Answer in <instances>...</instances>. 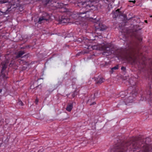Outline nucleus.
Listing matches in <instances>:
<instances>
[{
    "label": "nucleus",
    "mask_w": 152,
    "mask_h": 152,
    "mask_svg": "<svg viewBox=\"0 0 152 152\" xmlns=\"http://www.w3.org/2000/svg\"><path fill=\"white\" fill-rule=\"evenodd\" d=\"M140 149V152H152V145L148 144L142 140H136L134 138L118 146L114 152L134 151Z\"/></svg>",
    "instance_id": "1"
},
{
    "label": "nucleus",
    "mask_w": 152,
    "mask_h": 152,
    "mask_svg": "<svg viewBox=\"0 0 152 152\" xmlns=\"http://www.w3.org/2000/svg\"><path fill=\"white\" fill-rule=\"evenodd\" d=\"M100 45H94L93 46L91 47V48L93 50L99 49L101 50H105L106 48H108L106 46H104L102 47H100Z\"/></svg>",
    "instance_id": "2"
},
{
    "label": "nucleus",
    "mask_w": 152,
    "mask_h": 152,
    "mask_svg": "<svg viewBox=\"0 0 152 152\" xmlns=\"http://www.w3.org/2000/svg\"><path fill=\"white\" fill-rule=\"evenodd\" d=\"M1 73V75L4 78H7L8 77L6 76V74H7V72L6 71L7 67H2Z\"/></svg>",
    "instance_id": "3"
},
{
    "label": "nucleus",
    "mask_w": 152,
    "mask_h": 152,
    "mask_svg": "<svg viewBox=\"0 0 152 152\" xmlns=\"http://www.w3.org/2000/svg\"><path fill=\"white\" fill-rule=\"evenodd\" d=\"M82 4L83 5V7L87 8V9L93 6L92 2L90 1L84 2L82 3Z\"/></svg>",
    "instance_id": "4"
},
{
    "label": "nucleus",
    "mask_w": 152,
    "mask_h": 152,
    "mask_svg": "<svg viewBox=\"0 0 152 152\" xmlns=\"http://www.w3.org/2000/svg\"><path fill=\"white\" fill-rule=\"evenodd\" d=\"M86 13V12H80L79 14H77V15H75V16L77 17H79V18H83L84 17H86V15H85V14Z\"/></svg>",
    "instance_id": "5"
},
{
    "label": "nucleus",
    "mask_w": 152,
    "mask_h": 152,
    "mask_svg": "<svg viewBox=\"0 0 152 152\" xmlns=\"http://www.w3.org/2000/svg\"><path fill=\"white\" fill-rule=\"evenodd\" d=\"M55 4H57L56 2H55ZM57 5H56V6L57 8H62L64 7V5L62 3H57Z\"/></svg>",
    "instance_id": "6"
},
{
    "label": "nucleus",
    "mask_w": 152,
    "mask_h": 152,
    "mask_svg": "<svg viewBox=\"0 0 152 152\" xmlns=\"http://www.w3.org/2000/svg\"><path fill=\"white\" fill-rule=\"evenodd\" d=\"M73 107L72 104H69L66 108V110L69 111L70 112L71 111V110L72 109Z\"/></svg>",
    "instance_id": "7"
},
{
    "label": "nucleus",
    "mask_w": 152,
    "mask_h": 152,
    "mask_svg": "<svg viewBox=\"0 0 152 152\" xmlns=\"http://www.w3.org/2000/svg\"><path fill=\"white\" fill-rule=\"evenodd\" d=\"M96 82L97 84H100L104 82V79L102 78H100L99 80H97L95 79Z\"/></svg>",
    "instance_id": "8"
},
{
    "label": "nucleus",
    "mask_w": 152,
    "mask_h": 152,
    "mask_svg": "<svg viewBox=\"0 0 152 152\" xmlns=\"http://www.w3.org/2000/svg\"><path fill=\"white\" fill-rule=\"evenodd\" d=\"M132 96H130L127 99L126 101V102L127 103L129 102H132Z\"/></svg>",
    "instance_id": "9"
},
{
    "label": "nucleus",
    "mask_w": 152,
    "mask_h": 152,
    "mask_svg": "<svg viewBox=\"0 0 152 152\" xmlns=\"http://www.w3.org/2000/svg\"><path fill=\"white\" fill-rule=\"evenodd\" d=\"M99 26L100 27L99 29L100 30H103L105 29L106 28V26L105 25H104L102 24H99Z\"/></svg>",
    "instance_id": "10"
},
{
    "label": "nucleus",
    "mask_w": 152,
    "mask_h": 152,
    "mask_svg": "<svg viewBox=\"0 0 152 152\" xmlns=\"http://www.w3.org/2000/svg\"><path fill=\"white\" fill-rule=\"evenodd\" d=\"M24 53L23 51L20 52L18 53V55L16 56V58H18L21 57L24 54Z\"/></svg>",
    "instance_id": "11"
},
{
    "label": "nucleus",
    "mask_w": 152,
    "mask_h": 152,
    "mask_svg": "<svg viewBox=\"0 0 152 152\" xmlns=\"http://www.w3.org/2000/svg\"><path fill=\"white\" fill-rule=\"evenodd\" d=\"M118 67H113L111 69V70L110 71L111 73H113L114 70L118 69Z\"/></svg>",
    "instance_id": "12"
},
{
    "label": "nucleus",
    "mask_w": 152,
    "mask_h": 152,
    "mask_svg": "<svg viewBox=\"0 0 152 152\" xmlns=\"http://www.w3.org/2000/svg\"><path fill=\"white\" fill-rule=\"evenodd\" d=\"M7 2V1L5 0H0V4L4 3Z\"/></svg>",
    "instance_id": "13"
},
{
    "label": "nucleus",
    "mask_w": 152,
    "mask_h": 152,
    "mask_svg": "<svg viewBox=\"0 0 152 152\" xmlns=\"http://www.w3.org/2000/svg\"><path fill=\"white\" fill-rule=\"evenodd\" d=\"M77 20V19H75V20H74V21H73V23H75L76 24H78L77 23L78 20Z\"/></svg>",
    "instance_id": "14"
},
{
    "label": "nucleus",
    "mask_w": 152,
    "mask_h": 152,
    "mask_svg": "<svg viewBox=\"0 0 152 152\" xmlns=\"http://www.w3.org/2000/svg\"><path fill=\"white\" fill-rule=\"evenodd\" d=\"M121 70L123 71H125L126 70V67H121Z\"/></svg>",
    "instance_id": "15"
},
{
    "label": "nucleus",
    "mask_w": 152,
    "mask_h": 152,
    "mask_svg": "<svg viewBox=\"0 0 152 152\" xmlns=\"http://www.w3.org/2000/svg\"><path fill=\"white\" fill-rule=\"evenodd\" d=\"M44 20L43 18H40L39 19V22H40L41 21Z\"/></svg>",
    "instance_id": "16"
},
{
    "label": "nucleus",
    "mask_w": 152,
    "mask_h": 152,
    "mask_svg": "<svg viewBox=\"0 0 152 152\" xmlns=\"http://www.w3.org/2000/svg\"><path fill=\"white\" fill-rule=\"evenodd\" d=\"M18 104L20 105H23V103L21 101H19L18 103Z\"/></svg>",
    "instance_id": "17"
},
{
    "label": "nucleus",
    "mask_w": 152,
    "mask_h": 152,
    "mask_svg": "<svg viewBox=\"0 0 152 152\" xmlns=\"http://www.w3.org/2000/svg\"><path fill=\"white\" fill-rule=\"evenodd\" d=\"M38 102V99H36L35 100V103L36 104H37Z\"/></svg>",
    "instance_id": "18"
},
{
    "label": "nucleus",
    "mask_w": 152,
    "mask_h": 152,
    "mask_svg": "<svg viewBox=\"0 0 152 152\" xmlns=\"http://www.w3.org/2000/svg\"><path fill=\"white\" fill-rule=\"evenodd\" d=\"M130 1V2H133L134 3H135V2H136L135 1V0H134V1Z\"/></svg>",
    "instance_id": "19"
},
{
    "label": "nucleus",
    "mask_w": 152,
    "mask_h": 152,
    "mask_svg": "<svg viewBox=\"0 0 152 152\" xmlns=\"http://www.w3.org/2000/svg\"><path fill=\"white\" fill-rule=\"evenodd\" d=\"M131 60H132L133 62H134V58H131Z\"/></svg>",
    "instance_id": "20"
},
{
    "label": "nucleus",
    "mask_w": 152,
    "mask_h": 152,
    "mask_svg": "<svg viewBox=\"0 0 152 152\" xmlns=\"http://www.w3.org/2000/svg\"><path fill=\"white\" fill-rule=\"evenodd\" d=\"M96 104L95 102H94L92 104H90V105H92V104Z\"/></svg>",
    "instance_id": "21"
},
{
    "label": "nucleus",
    "mask_w": 152,
    "mask_h": 152,
    "mask_svg": "<svg viewBox=\"0 0 152 152\" xmlns=\"http://www.w3.org/2000/svg\"><path fill=\"white\" fill-rule=\"evenodd\" d=\"M2 91V90L1 89H0V93H1Z\"/></svg>",
    "instance_id": "22"
},
{
    "label": "nucleus",
    "mask_w": 152,
    "mask_h": 152,
    "mask_svg": "<svg viewBox=\"0 0 152 152\" xmlns=\"http://www.w3.org/2000/svg\"><path fill=\"white\" fill-rule=\"evenodd\" d=\"M4 66H7V65L6 64V65H5V64H4Z\"/></svg>",
    "instance_id": "23"
},
{
    "label": "nucleus",
    "mask_w": 152,
    "mask_h": 152,
    "mask_svg": "<svg viewBox=\"0 0 152 152\" xmlns=\"http://www.w3.org/2000/svg\"><path fill=\"white\" fill-rule=\"evenodd\" d=\"M145 21L146 23L147 22V20H145Z\"/></svg>",
    "instance_id": "24"
},
{
    "label": "nucleus",
    "mask_w": 152,
    "mask_h": 152,
    "mask_svg": "<svg viewBox=\"0 0 152 152\" xmlns=\"http://www.w3.org/2000/svg\"><path fill=\"white\" fill-rule=\"evenodd\" d=\"M90 47V46H89V47H88V48H89Z\"/></svg>",
    "instance_id": "25"
},
{
    "label": "nucleus",
    "mask_w": 152,
    "mask_h": 152,
    "mask_svg": "<svg viewBox=\"0 0 152 152\" xmlns=\"http://www.w3.org/2000/svg\"><path fill=\"white\" fill-rule=\"evenodd\" d=\"M73 16H74L75 17V15H73Z\"/></svg>",
    "instance_id": "26"
},
{
    "label": "nucleus",
    "mask_w": 152,
    "mask_h": 152,
    "mask_svg": "<svg viewBox=\"0 0 152 152\" xmlns=\"http://www.w3.org/2000/svg\"><path fill=\"white\" fill-rule=\"evenodd\" d=\"M79 19H78V20H79V19H80V18H79Z\"/></svg>",
    "instance_id": "27"
},
{
    "label": "nucleus",
    "mask_w": 152,
    "mask_h": 152,
    "mask_svg": "<svg viewBox=\"0 0 152 152\" xmlns=\"http://www.w3.org/2000/svg\"><path fill=\"white\" fill-rule=\"evenodd\" d=\"M50 1H48V2L49 3Z\"/></svg>",
    "instance_id": "28"
}]
</instances>
